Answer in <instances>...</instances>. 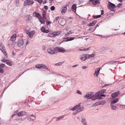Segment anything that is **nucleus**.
<instances>
[{
	"label": "nucleus",
	"instance_id": "nucleus-1",
	"mask_svg": "<svg viewBox=\"0 0 125 125\" xmlns=\"http://www.w3.org/2000/svg\"><path fill=\"white\" fill-rule=\"evenodd\" d=\"M107 7L109 9L113 11H115L114 8L116 7L114 4L110 2L108 3Z\"/></svg>",
	"mask_w": 125,
	"mask_h": 125
},
{
	"label": "nucleus",
	"instance_id": "nucleus-2",
	"mask_svg": "<svg viewBox=\"0 0 125 125\" xmlns=\"http://www.w3.org/2000/svg\"><path fill=\"white\" fill-rule=\"evenodd\" d=\"M0 50L6 57H8L7 52L4 46L2 44H1L0 45Z\"/></svg>",
	"mask_w": 125,
	"mask_h": 125
},
{
	"label": "nucleus",
	"instance_id": "nucleus-3",
	"mask_svg": "<svg viewBox=\"0 0 125 125\" xmlns=\"http://www.w3.org/2000/svg\"><path fill=\"white\" fill-rule=\"evenodd\" d=\"M34 2L32 0H25L24 1V6H26L27 5H30L32 4Z\"/></svg>",
	"mask_w": 125,
	"mask_h": 125
},
{
	"label": "nucleus",
	"instance_id": "nucleus-4",
	"mask_svg": "<svg viewBox=\"0 0 125 125\" xmlns=\"http://www.w3.org/2000/svg\"><path fill=\"white\" fill-rule=\"evenodd\" d=\"M54 50L56 52H61L62 53L65 52V50L62 47H56L54 48Z\"/></svg>",
	"mask_w": 125,
	"mask_h": 125
},
{
	"label": "nucleus",
	"instance_id": "nucleus-5",
	"mask_svg": "<svg viewBox=\"0 0 125 125\" xmlns=\"http://www.w3.org/2000/svg\"><path fill=\"white\" fill-rule=\"evenodd\" d=\"M36 68H40L42 67H43L44 69H48V68L45 65L43 64H37L35 66Z\"/></svg>",
	"mask_w": 125,
	"mask_h": 125
},
{
	"label": "nucleus",
	"instance_id": "nucleus-6",
	"mask_svg": "<svg viewBox=\"0 0 125 125\" xmlns=\"http://www.w3.org/2000/svg\"><path fill=\"white\" fill-rule=\"evenodd\" d=\"M35 33V31H32L31 32L27 31L26 32V33L28 35L29 37L31 38H32Z\"/></svg>",
	"mask_w": 125,
	"mask_h": 125
},
{
	"label": "nucleus",
	"instance_id": "nucleus-7",
	"mask_svg": "<svg viewBox=\"0 0 125 125\" xmlns=\"http://www.w3.org/2000/svg\"><path fill=\"white\" fill-rule=\"evenodd\" d=\"M36 118V116L33 115H31L28 116L27 117V119L29 121L34 120Z\"/></svg>",
	"mask_w": 125,
	"mask_h": 125
},
{
	"label": "nucleus",
	"instance_id": "nucleus-8",
	"mask_svg": "<svg viewBox=\"0 0 125 125\" xmlns=\"http://www.w3.org/2000/svg\"><path fill=\"white\" fill-rule=\"evenodd\" d=\"M57 33L56 32H50L48 35V36L49 37H52L56 36L58 35Z\"/></svg>",
	"mask_w": 125,
	"mask_h": 125
},
{
	"label": "nucleus",
	"instance_id": "nucleus-9",
	"mask_svg": "<svg viewBox=\"0 0 125 125\" xmlns=\"http://www.w3.org/2000/svg\"><path fill=\"white\" fill-rule=\"evenodd\" d=\"M65 21L64 19L62 18H60L58 21L59 23L61 25H63L65 23Z\"/></svg>",
	"mask_w": 125,
	"mask_h": 125
},
{
	"label": "nucleus",
	"instance_id": "nucleus-10",
	"mask_svg": "<svg viewBox=\"0 0 125 125\" xmlns=\"http://www.w3.org/2000/svg\"><path fill=\"white\" fill-rule=\"evenodd\" d=\"M67 10V8L66 6H63L61 8V13L62 14H64Z\"/></svg>",
	"mask_w": 125,
	"mask_h": 125
},
{
	"label": "nucleus",
	"instance_id": "nucleus-11",
	"mask_svg": "<svg viewBox=\"0 0 125 125\" xmlns=\"http://www.w3.org/2000/svg\"><path fill=\"white\" fill-rule=\"evenodd\" d=\"M47 52L49 54H54L56 52H55L54 50H52L51 48H48L47 50Z\"/></svg>",
	"mask_w": 125,
	"mask_h": 125
},
{
	"label": "nucleus",
	"instance_id": "nucleus-12",
	"mask_svg": "<svg viewBox=\"0 0 125 125\" xmlns=\"http://www.w3.org/2000/svg\"><path fill=\"white\" fill-rule=\"evenodd\" d=\"M105 103V101H102L96 102L95 103V105H103Z\"/></svg>",
	"mask_w": 125,
	"mask_h": 125
},
{
	"label": "nucleus",
	"instance_id": "nucleus-13",
	"mask_svg": "<svg viewBox=\"0 0 125 125\" xmlns=\"http://www.w3.org/2000/svg\"><path fill=\"white\" fill-rule=\"evenodd\" d=\"M26 112L24 111H21L19 112L18 113H17L18 115L19 116H22L26 114Z\"/></svg>",
	"mask_w": 125,
	"mask_h": 125
},
{
	"label": "nucleus",
	"instance_id": "nucleus-14",
	"mask_svg": "<svg viewBox=\"0 0 125 125\" xmlns=\"http://www.w3.org/2000/svg\"><path fill=\"white\" fill-rule=\"evenodd\" d=\"M100 70V69L99 68H98L95 70L94 75H96L97 77L98 76Z\"/></svg>",
	"mask_w": 125,
	"mask_h": 125
},
{
	"label": "nucleus",
	"instance_id": "nucleus-15",
	"mask_svg": "<svg viewBox=\"0 0 125 125\" xmlns=\"http://www.w3.org/2000/svg\"><path fill=\"white\" fill-rule=\"evenodd\" d=\"M101 94L99 93V92H98L97 93L95 94L94 95L95 97V98L96 99L99 98V99H101V97H100Z\"/></svg>",
	"mask_w": 125,
	"mask_h": 125
},
{
	"label": "nucleus",
	"instance_id": "nucleus-16",
	"mask_svg": "<svg viewBox=\"0 0 125 125\" xmlns=\"http://www.w3.org/2000/svg\"><path fill=\"white\" fill-rule=\"evenodd\" d=\"M41 31L43 32L46 33H48L49 32V31L48 30H45V27H42L41 28Z\"/></svg>",
	"mask_w": 125,
	"mask_h": 125
},
{
	"label": "nucleus",
	"instance_id": "nucleus-17",
	"mask_svg": "<svg viewBox=\"0 0 125 125\" xmlns=\"http://www.w3.org/2000/svg\"><path fill=\"white\" fill-rule=\"evenodd\" d=\"M8 46L9 48H11L13 47V42L11 40H9L8 41Z\"/></svg>",
	"mask_w": 125,
	"mask_h": 125
},
{
	"label": "nucleus",
	"instance_id": "nucleus-18",
	"mask_svg": "<svg viewBox=\"0 0 125 125\" xmlns=\"http://www.w3.org/2000/svg\"><path fill=\"white\" fill-rule=\"evenodd\" d=\"M23 40L21 39L19 41L18 43V46H20L23 44Z\"/></svg>",
	"mask_w": 125,
	"mask_h": 125
},
{
	"label": "nucleus",
	"instance_id": "nucleus-19",
	"mask_svg": "<svg viewBox=\"0 0 125 125\" xmlns=\"http://www.w3.org/2000/svg\"><path fill=\"white\" fill-rule=\"evenodd\" d=\"M33 15L34 16L37 17L38 19L41 16L39 13L36 12H34L33 13Z\"/></svg>",
	"mask_w": 125,
	"mask_h": 125
},
{
	"label": "nucleus",
	"instance_id": "nucleus-20",
	"mask_svg": "<svg viewBox=\"0 0 125 125\" xmlns=\"http://www.w3.org/2000/svg\"><path fill=\"white\" fill-rule=\"evenodd\" d=\"M39 19L41 23L43 24H45V20L41 16L39 18Z\"/></svg>",
	"mask_w": 125,
	"mask_h": 125
},
{
	"label": "nucleus",
	"instance_id": "nucleus-21",
	"mask_svg": "<svg viewBox=\"0 0 125 125\" xmlns=\"http://www.w3.org/2000/svg\"><path fill=\"white\" fill-rule=\"evenodd\" d=\"M85 54H83L81 55L80 57V59L83 61H85L86 59Z\"/></svg>",
	"mask_w": 125,
	"mask_h": 125
},
{
	"label": "nucleus",
	"instance_id": "nucleus-22",
	"mask_svg": "<svg viewBox=\"0 0 125 125\" xmlns=\"http://www.w3.org/2000/svg\"><path fill=\"white\" fill-rule=\"evenodd\" d=\"M97 21H94L90 23L88 25V26H91L94 25L96 23Z\"/></svg>",
	"mask_w": 125,
	"mask_h": 125
},
{
	"label": "nucleus",
	"instance_id": "nucleus-23",
	"mask_svg": "<svg viewBox=\"0 0 125 125\" xmlns=\"http://www.w3.org/2000/svg\"><path fill=\"white\" fill-rule=\"evenodd\" d=\"M76 5L75 4H74L73 5L72 9L73 11V12H75L76 11Z\"/></svg>",
	"mask_w": 125,
	"mask_h": 125
},
{
	"label": "nucleus",
	"instance_id": "nucleus-24",
	"mask_svg": "<svg viewBox=\"0 0 125 125\" xmlns=\"http://www.w3.org/2000/svg\"><path fill=\"white\" fill-rule=\"evenodd\" d=\"M42 15L43 17L44 18V19H46V11L45 10H43Z\"/></svg>",
	"mask_w": 125,
	"mask_h": 125
},
{
	"label": "nucleus",
	"instance_id": "nucleus-25",
	"mask_svg": "<svg viewBox=\"0 0 125 125\" xmlns=\"http://www.w3.org/2000/svg\"><path fill=\"white\" fill-rule=\"evenodd\" d=\"M92 3L94 5H95L97 4H99V0H94L92 1Z\"/></svg>",
	"mask_w": 125,
	"mask_h": 125
},
{
	"label": "nucleus",
	"instance_id": "nucleus-26",
	"mask_svg": "<svg viewBox=\"0 0 125 125\" xmlns=\"http://www.w3.org/2000/svg\"><path fill=\"white\" fill-rule=\"evenodd\" d=\"M90 47H89L87 48H84L83 49H79V51H87L89 50Z\"/></svg>",
	"mask_w": 125,
	"mask_h": 125
},
{
	"label": "nucleus",
	"instance_id": "nucleus-27",
	"mask_svg": "<svg viewBox=\"0 0 125 125\" xmlns=\"http://www.w3.org/2000/svg\"><path fill=\"white\" fill-rule=\"evenodd\" d=\"M119 93L118 92L114 93L112 94L111 96L112 97H116L118 95Z\"/></svg>",
	"mask_w": 125,
	"mask_h": 125
},
{
	"label": "nucleus",
	"instance_id": "nucleus-28",
	"mask_svg": "<svg viewBox=\"0 0 125 125\" xmlns=\"http://www.w3.org/2000/svg\"><path fill=\"white\" fill-rule=\"evenodd\" d=\"M16 37V34L12 35L11 37V41H14L15 40Z\"/></svg>",
	"mask_w": 125,
	"mask_h": 125
},
{
	"label": "nucleus",
	"instance_id": "nucleus-29",
	"mask_svg": "<svg viewBox=\"0 0 125 125\" xmlns=\"http://www.w3.org/2000/svg\"><path fill=\"white\" fill-rule=\"evenodd\" d=\"M66 39V41H72L75 39V37H72L70 38H69V37L67 38Z\"/></svg>",
	"mask_w": 125,
	"mask_h": 125
},
{
	"label": "nucleus",
	"instance_id": "nucleus-30",
	"mask_svg": "<svg viewBox=\"0 0 125 125\" xmlns=\"http://www.w3.org/2000/svg\"><path fill=\"white\" fill-rule=\"evenodd\" d=\"M81 103H80L78 105H76L72 109H77L79 108L80 106Z\"/></svg>",
	"mask_w": 125,
	"mask_h": 125
},
{
	"label": "nucleus",
	"instance_id": "nucleus-31",
	"mask_svg": "<svg viewBox=\"0 0 125 125\" xmlns=\"http://www.w3.org/2000/svg\"><path fill=\"white\" fill-rule=\"evenodd\" d=\"M81 122L83 125H87L86 123V122L85 119L82 118L81 120Z\"/></svg>",
	"mask_w": 125,
	"mask_h": 125
},
{
	"label": "nucleus",
	"instance_id": "nucleus-32",
	"mask_svg": "<svg viewBox=\"0 0 125 125\" xmlns=\"http://www.w3.org/2000/svg\"><path fill=\"white\" fill-rule=\"evenodd\" d=\"M118 98H116L115 100H113V101H112V104H115L116 103V102L118 101Z\"/></svg>",
	"mask_w": 125,
	"mask_h": 125
},
{
	"label": "nucleus",
	"instance_id": "nucleus-33",
	"mask_svg": "<svg viewBox=\"0 0 125 125\" xmlns=\"http://www.w3.org/2000/svg\"><path fill=\"white\" fill-rule=\"evenodd\" d=\"M64 117L63 115H62L58 117L57 118V121H59L60 119Z\"/></svg>",
	"mask_w": 125,
	"mask_h": 125
},
{
	"label": "nucleus",
	"instance_id": "nucleus-34",
	"mask_svg": "<svg viewBox=\"0 0 125 125\" xmlns=\"http://www.w3.org/2000/svg\"><path fill=\"white\" fill-rule=\"evenodd\" d=\"M106 90L104 89H103L100 90L99 92L101 94L104 93L106 91Z\"/></svg>",
	"mask_w": 125,
	"mask_h": 125
},
{
	"label": "nucleus",
	"instance_id": "nucleus-35",
	"mask_svg": "<svg viewBox=\"0 0 125 125\" xmlns=\"http://www.w3.org/2000/svg\"><path fill=\"white\" fill-rule=\"evenodd\" d=\"M6 64L8 65H9L10 66H11L12 65L11 63V62H10L9 60V61H8L6 62Z\"/></svg>",
	"mask_w": 125,
	"mask_h": 125
},
{
	"label": "nucleus",
	"instance_id": "nucleus-36",
	"mask_svg": "<svg viewBox=\"0 0 125 125\" xmlns=\"http://www.w3.org/2000/svg\"><path fill=\"white\" fill-rule=\"evenodd\" d=\"M82 110H77V111H76L75 112H74L73 113V115H75L77 113L79 112L80 111H81Z\"/></svg>",
	"mask_w": 125,
	"mask_h": 125
},
{
	"label": "nucleus",
	"instance_id": "nucleus-37",
	"mask_svg": "<svg viewBox=\"0 0 125 125\" xmlns=\"http://www.w3.org/2000/svg\"><path fill=\"white\" fill-rule=\"evenodd\" d=\"M1 61L3 62H7L9 61V60H6L4 59H2L1 60Z\"/></svg>",
	"mask_w": 125,
	"mask_h": 125
},
{
	"label": "nucleus",
	"instance_id": "nucleus-38",
	"mask_svg": "<svg viewBox=\"0 0 125 125\" xmlns=\"http://www.w3.org/2000/svg\"><path fill=\"white\" fill-rule=\"evenodd\" d=\"M90 98L93 100L96 99L94 95L91 97Z\"/></svg>",
	"mask_w": 125,
	"mask_h": 125
},
{
	"label": "nucleus",
	"instance_id": "nucleus-39",
	"mask_svg": "<svg viewBox=\"0 0 125 125\" xmlns=\"http://www.w3.org/2000/svg\"><path fill=\"white\" fill-rule=\"evenodd\" d=\"M91 95V94H88L85 95L84 96V97L85 98H87L90 96Z\"/></svg>",
	"mask_w": 125,
	"mask_h": 125
},
{
	"label": "nucleus",
	"instance_id": "nucleus-40",
	"mask_svg": "<svg viewBox=\"0 0 125 125\" xmlns=\"http://www.w3.org/2000/svg\"><path fill=\"white\" fill-rule=\"evenodd\" d=\"M59 17H56L54 20V22H55L57 21V20L59 19Z\"/></svg>",
	"mask_w": 125,
	"mask_h": 125
},
{
	"label": "nucleus",
	"instance_id": "nucleus-41",
	"mask_svg": "<svg viewBox=\"0 0 125 125\" xmlns=\"http://www.w3.org/2000/svg\"><path fill=\"white\" fill-rule=\"evenodd\" d=\"M101 15H95L94 16V18H98L101 17Z\"/></svg>",
	"mask_w": 125,
	"mask_h": 125
},
{
	"label": "nucleus",
	"instance_id": "nucleus-42",
	"mask_svg": "<svg viewBox=\"0 0 125 125\" xmlns=\"http://www.w3.org/2000/svg\"><path fill=\"white\" fill-rule=\"evenodd\" d=\"M85 54L86 55H85V56H86V59H87V58H89V59L90 58V55H89L88 54Z\"/></svg>",
	"mask_w": 125,
	"mask_h": 125
},
{
	"label": "nucleus",
	"instance_id": "nucleus-43",
	"mask_svg": "<svg viewBox=\"0 0 125 125\" xmlns=\"http://www.w3.org/2000/svg\"><path fill=\"white\" fill-rule=\"evenodd\" d=\"M46 22L47 25H48L52 23V22L51 21H48L47 20L46 21Z\"/></svg>",
	"mask_w": 125,
	"mask_h": 125
},
{
	"label": "nucleus",
	"instance_id": "nucleus-44",
	"mask_svg": "<svg viewBox=\"0 0 125 125\" xmlns=\"http://www.w3.org/2000/svg\"><path fill=\"white\" fill-rule=\"evenodd\" d=\"M62 64V62H60L55 64V65H61Z\"/></svg>",
	"mask_w": 125,
	"mask_h": 125
},
{
	"label": "nucleus",
	"instance_id": "nucleus-45",
	"mask_svg": "<svg viewBox=\"0 0 125 125\" xmlns=\"http://www.w3.org/2000/svg\"><path fill=\"white\" fill-rule=\"evenodd\" d=\"M50 9L52 10H55V7L53 6H52L51 7Z\"/></svg>",
	"mask_w": 125,
	"mask_h": 125
},
{
	"label": "nucleus",
	"instance_id": "nucleus-46",
	"mask_svg": "<svg viewBox=\"0 0 125 125\" xmlns=\"http://www.w3.org/2000/svg\"><path fill=\"white\" fill-rule=\"evenodd\" d=\"M90 58L92 57H94V56L95 55V54H92L90 55Z\"/></svg>",
	"mask_w": 125,
	"mask_h": 125
},
{
	"label": "nucleus",
	"instance_id": "nucleus-47",
	"mask_svg": "<svg viewBox=\"0 0 125 125\" xmlns=\"http://www.w3.org/2000/svg\"><path fill=\"white\" fill-rule=\"evenodd\" d=\"M111 108L112 109H116V107L115 106H114L111 105Z\"/></svg>",
	"mask_w": 125,
	"mask_h": 125
},
{
	"label": "nucleus",
	"instance_id": "nucleus-48",
	"mask_svg": "<svg viewBox=\"0 0 125 125\" xmlns=\"http://www.w3.org/2000/svg\"><path fill=\"white\" fill-rule=\"evenodd\" d=\"M117 61H111V62H109L108 63L109 64H112L113 63H115V62H117Z\"/></svg>",
	"mask_w": 125,
	"mask_h": 125
},
{
	"label": "nucleus",
	"instance_id": "nucleus-49",
	"mask_svg": "<svg viewBox=\"0 0 125 125\" xmlns=\"http://www.w3.org/2000/svg\"><path fill=\"white\" fill-rule=\"evenodd\" d=\"M5 66V65L4 64H0V67L2 68L4 67Z\"/></svg>",
	"mask_w": 125,
	"mask_h": 125
},
{
	"label": "nucleus",
	"instance_id": "nucleus-50",
	"mask_svg": "<svg viewBox=\"0 0 125 125\" xmlns=\"http://www.w3.org/2000/svg\"><path fill=\"white\" fill-rule=\"evenodd\" d=\"M0 72L3 73L4 72V71L3 69L0 67Z\"/></svg>",
	"mask_w": 125,
	"mask_h": 125
},
{
	"label": "nucleus",
	"instance_id": "nucleus-51",
	"mask_svg": "<svg viewBox=\"0 0 125 125\" xmlns=\"http://www.w3.org/2000/svg\"><path fill=\"white\" fill-rule=\"evenodd\" d=\"M71 33H72V32H71V31H70L68 33H66L65 35H68L69 34H71Z\"/></svg>",
	"mask_w": 125,
	"mask_h": 125
},
{
	"label": "nucleus",
	"instance_id": "nucleus-52",
	"mask_svg": "<svg viewBox=\"0 0 125 125\" xmlns=\"http://www.w3.org/2000/svg\"><path fill=\"white\" fill-rule=\"evenodd\" d=\"M77 93L78 94H82V93L79 90H77Z\"/></svg>",
	"mask_w": 125,
	"mask_h": 125
},
{
	"label": "nucleus",
	"instance_id": "nucleus-53",
	"mask_svg": "<svg viewBox=\"0 0 125 125\" xmlns=\"http://www.w3.org/2000/svg\"><path fill=\"white\" fill-rule=\"evenodd\" d=\"M121 6L122 4H121L119 3L117 5V7H120Z\"/></svg>",
	"mask_w": 125,
	"mask_h": 125
},
{
	"label": "nucleus",
	"instance_id": "nucleus-54",
	"mask_svg": "<svg viewBox=\"0 0 125 125\" xmlns=\"http://www.w3.org/2000/svg\"><path fill=\"white\" fill-rule=\"evenodd\" d=\"M36 0L37 1V2H38L39 3H42V0Z\"/></svg>",
	"mask_w": 125,
	"mask_h": 125
},
{
	"label": "nucleus",
	"instance_id": "nucleus-55",
	"mask_svg": "<svg viewBox=\"0 0 125 125\" xmlns=\"http://www.w3.org/2000/svg\"><path fill=\"white\" fill-rule=\"evenodd\" d=\"M44 8L45 9L47 10L48 9V7L47 6H45L44 7Z\"/></svg>",
	"mask_w": 125,
	"mask_h": 125
},
{
	"label": "nucleus",
	"instance_id": "nucleus-56",
	"mask_svg": "<svg viewBox=\"0 0 125 125\" xmlns=\"http://www.w3.org/2000/svg\"><path fill=\"white\" fill-rule=\"evenodd\" d=\"M84 109L83 107H81L80 108H79V109Z\"/></svg>",
	"mask_w": 125,
	"mask_h": 125
},
{
	"label": "nucleus",
	"instance_id": "nucleus-57",
	"mask_svg": "<svg viewBox=\"0 0 125 125\" xmlns=\"http://www.w3.org/2000/svg\"><path fill=\"white\" fill-rule=\"evenodd\" d=\"M101 15L103 14H104V11L103 10H101Z\"/></svg>",
	"mask_w": 125,
	"mask_h": 125
},
{
	"label": "nucleus",
	"instance_id": "nucleus-58",
	"mask_svg": "<svg viewBox=\"0 0 125 125\" xmlns=\"http://www.w3.org/2000/svg\"><path fill=\"white\" fill-rule=\"evenodd\" d=\"M101 96H100V97H104V96H105V95L103 94H101Z\"/></svg>",
	"mask_w": 125,
	"mask_h": 125
},
{
	"label": "nucleus",
	"instance_id": "nucleus-59",
	"mask_svg": "<svg viewBox=\"0 0 125 125\" xmlns=\"http://www.w3.org/2000/svg\"><path fill=\"white\" fill-rule=\"evenodd\" d=\"M87 68L86 67V66H83V67L82 68L83 69H85Z\"/></svg>",
	"mask_w": 125,
	"mask_h": 125
},
{
	"label": "nucleus",
	"instance_id": "nucleus-60",
	"mask_svg": "<svg viewBox=\"0 0 125 125\" xmlns=\"http://www.w3.org/2000/svg\"><path fill=\"white\" fill-rule=\"evenodd\" d=\"M16 3H18L19 2V0H16Z\"/></svg>",
	"mask_w": 125,
	"mask_h": 125
},
{
	"label": "nucleus",
	"instance_id": "nucleus-61",
	"mask_svg": "<svg viewBox=\"0 0 125 125\" xmlns=\"http://www.w3.org/2000/svg\"><path fill=\"white\" fill-rule=\"evenodd\" d=\"M16 115V114H13L12 116H11V117H13L14 116H15Z\"/></svg>",
	"mask_w": 125,
	"mask_h": 125
},
{
	"label": "nucleus",
	"instance_id": "nucleus-62",
	"mask_svg": "<svg viewBox=\"0 0 125 125\" xmlns=\"http://www.w3.org/2000/svg\"><path fill=\"white\" fill-rule=\"evenodd\" d=\"M29 42H28V41H27V43H26V44H29Z\"/></svg>",
	"mask_w": 125,
	"mask_h": 125
},
{
	"label": "nucleus",
	"instance_id": "nucleus-63",
	"mask_svg": "<svg viewBox=\"0 0 125 125\" xmlns=\"http://www.w3.org/2000/svg\"><path fill=\"white\" fill-rule=\"evenodd\" d=\"M118 1L120 2H121L122 1V0H118Z\"/></svg>",
	"mask_w": 125,
	"mask_h": 125
},
{
	"label": "nucleus",
	"instance_id": "nucleus-64",
	"mask_svg": "<svg viewBox=\"0 0 125 125\" xmlns=\"http://www.w3.org/2000/svg\"><path fill=\"white\" fill-rule=\"evenodd\" d=\"M97 35V36H101L102 37V36L101 35H99V34H97V35Z\"/></svg>",
	"mask_w": 125,
	"mask_h": 125
}]
</instances>
